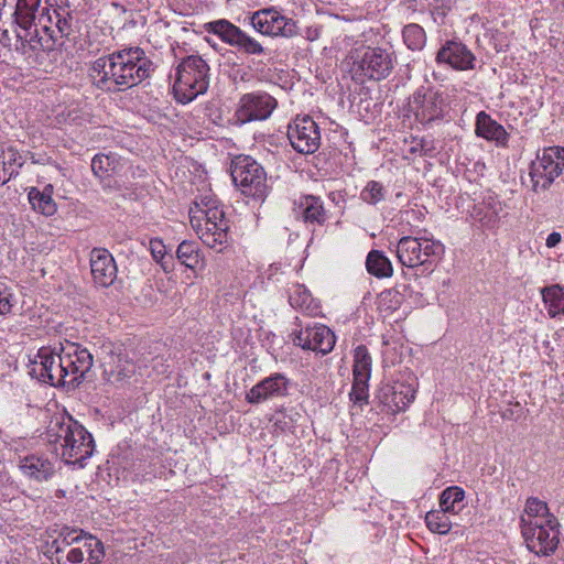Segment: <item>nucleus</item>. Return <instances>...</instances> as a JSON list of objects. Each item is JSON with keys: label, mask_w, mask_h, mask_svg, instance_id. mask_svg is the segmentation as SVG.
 Wrapping results in <instances>:
<instances>
[{"label": "nucleus", "mask_w": 564, "mask_h": 564, "mask_svg": "<svg viewBox=\"0 0 564 564\" xmlns=\"http://www.w3.org/2000/svg\"><path fill=\"white\" fill-rule=\"evenodd\" d=\"M229 223H206L202 232V241L209 248L221 249L228 240Z\"/></svg>", "instance_id": "29"}, {"label": "nucleus", "mask_w": 564, "mask_h": 564, "mask_svg": "<svg viewBox=\"0 0 564 564\" xmlns=\"http://www.w3.org/2000/svg\"><path fill=\"white\" fill-rule=\"evenodd\" d=\"M79 539L80 536L78 535L77 530L63 527L58 532L57 538L50 544L47 553L53 556L63 554L67 546L77 542Z\"/></svg>", "instance_id": "35"}, {"label": "nucleus", "mask_w": 564, "mask_h": 564, "mask_svg": "<svg viewBox=\"0 0 564 564\" xmlns=\"http://www.w3.org/2000/svg\"><path fill=\"white\" fill-rule=\"evenodd\" d=\"M11 297L12 294L7 286L0 288V315H6L11 312Z\"/></svg>", "instance_id": "49"}, {"label": "nucleus", "mask_w": 564, "mask_h": 564, "mask_svg": "<svg viewBox=\"0 0 564 564\" xmlns=\"http://www.w3.org/2000/svg\"><path fill=\"white\" fill-rule=\"evenodd\" d=\"M115 169V159L106 154H96L91 160V171L100 180L109 175Z\"/></svg>", "instance_id": "41"}, {"label": "nucleus", "mask_w": 564, "mask_h": 564, "mask_svg": "<svg viewBox=\"0 0 564 564\" xmlns=\"http://www.w3.org/2000/svg\"><path fill=\"white\" fill-rule=\"evenodd\" d=\"M62 345L67 389H75L80 386L94 365V356L87 348L77 343L66 340Z\"/></svg>", "instance_id": "12"}, {"label": "nucleus", "mask_w": 564, "mask_h": 564, "mask_svg": "<svg viewBox=\"0 0 564 564\" xmlns=\"http://www.w3.org/2000/svg\"><path fill=\"white\" fill-rule=\"evenodd\" d=\"M278 106L276 100L264 91L248 93L240 97L234 121L238 126L268 119Z\"/></svg>", "instance_id": "14"}, {"label": "nucleus", "mask_w": 564, "mask_h": 564, "mask_svg": "<svg viewBox=\"0 0 564 564\" xmlns=\"http://www.w3.org/2000/svg\"><path fill=\"white\" fill-rule=\"evenodd\" d=\"M386 193L387 191L381 183L377 181H370L361 191L360 198L367 204L377 205L378 203L384 200Z\"/></svg>", "instance_id": "39"}, {"label": "nucleus", "mask_w": 564, "mask_h": 564, "mask_svg": "<svg viewBox=\"0 0 564 564\" xmlns=\"http://www.w3.org/2000/svg\"><path fill=\"white\" fill-rule=\"evenodd\" d=\"M350 72L354 77L381 80L387 78L395 63L392 52L381 47L361 46L349 54Z\"/></svg>", "instance_id": "4"}, {"label": "nucleus", "mask_w": 564, "mask_h": 564, "mask_svg": "<svg viewBox=\"0 0 564 564\" xmlns=\"http://www.w3.org/2000/svg\"><path fill=\"white\" fill-rule=\"evenodd\" d=\"M250 24L256 31L267 36L293 37L299 34L295 21L282 15L274 7L253 12Z\"/></svg>", "instance_id": "13"}, {"label": "nucleus", "mask_w": 564, "mask_h": 564, "mask_svg": "<svg viewBox=\"0 0 564 564\" xmlns=\"http://www.w3.org/2000/svg\"><path fill=\"white\" fill-rule=\"evenodd\" d=\"M232 181L241 193L257 199H263L269 191L264 169L251 156L239 155L231 162Z\"/></svg>", "instance_id": "6"}, {"label": "nucleus", "mask_w": 564, "mask_h": 564, "mask_svg": "<svg viewBox=\"0 0 564 564\" xmlns=\"http://www.w3.org/2000/svg\"><path fill=\"white\" fill-rule=\"evenodd\" d=\"M289 302L292 307L307 315H316L319 311V306L312 297L310 291L301 284H295L290 289Z\"/></svg>", "instance_id": "27"}, {"label": "nucleus", "mask_w": 564, "mask_h": 564, "mask_svg": "<svg viewBox=\"0 0 564 564\" xmlns=\"http://www.w3.org/2000/svg\"><path fill=\"white\" fill-rule=\"evenodd\" d=\"M90 268L94 281L99 286L108 288L117 278L116 261L105 248H94L90 251Z\"/></svg>", "instance_id": "21"}, {"label": "nucleus", "mask_w": 564, "mask_h": 564, "mask_svg": "<svg viewBox=\"0 0 564 564\" xmlns=\"http://www.w3.org/2000/svg\"><path fill=\"white\" fill-rule=\"evenodd\" d=\"M206 209L204 213V221L206 223H229L225 217L223 208L212 204V202L205 203Z\"/></svg>", "instance_id": "47"}, {"label": "nucleus", "mask_w": 564, "mask_h": 564, "mask_svg": "<svg viewBox=\"0 0 564 564\" xmlns=\"http://www.w3.org/2000/svg\"><path fill=\"white\" fill-rule=\"evenodd\" d=\"M370 378L365 376L354 377L352 388L349 398L354 403H366L368 400V381Z\"/></svg>", "instance_id": "43"}, {"label": "nucleus", "mask_w": 564, "mask_h": 564, "mask_svg": "<svg viewBox=\"0 0 564 564\" xmlns=\"http://www.w3.org/2000/svg\"><path fill=\"white\" fill-rule=\"evenodd\" d=\"M0 158L6 162V167H9L6 170L9 172L8 180H10L14 174L18 173L14 166L17 165L18 167H21L23 164L20 161L21 156L15 150L9 148L7 151H3L0 154Z\"/></svg>", "instance_id": "45"}, {"label": "nucleus", "mask_w": 564, "mask_h": 564, "mask_svg": "<svg viewBox=\"0 0 564 564\" xmlns=\"http://www.w3.org/2000/svg\"><path fill=\"white\" fill-rule=\"evenodd\" d=\"M19 469L31 481H48L55 475L54 463L37 454H29L19 459Z\"/></svg>", "instance_id": "22"}, {"label": "nucleus", "mask_w": 564, "mask_h": 564, "mask_svg": "<svg viewBox=\"0 0 564 564\" xmlns=\"http://www.w3.org/2000/svg\"><path fill=\"white\" fill-rule=\"evenodd\" d=\"M42 0H17L13 15L20 28L39 26L37 17L41 13Z\"/></svg>", "instance_id": "26"}, {"label": "nucleus", "mask_w": 564, "mask_h": 564, "mask_svg": "<svg viewBox=\"0 0 564 564\" xmlns=\"http://www.w3.org/2000/svg\"><path fill=\"white\" fill-rule=\"evenodd\" d=\"M294 417L292 414H288L285 411H279L276 419L273 422V432L286 433L293 429Z\"/></svg>", "instance_id": "46"}, {"label": "nucleus", "mask_w": 564, "mask_h": 564, "mask_svg": "<svg viewBox=\"0 0 564 564\" xmlns=\"http://www.w3.org/2000/svg\"><path fill=\"white\" fill-rule=\"evenodd\" d=\"M524 512L525 514L523 517L532 520L554 517L550 513L547 505L534 497L527 500Z\"/></svg>", "instance_id": "40"}, {"label": "nucleus", "mask_w": 564, "mask_h": 564, "mask_svg": "<svg viewBox=\"0 0 564 564\" xmlns=\"http://www.w3.org/2000/svg\"><path fill=\"white\" fill-rule=\"evenodd\" d=\"M415 144L410 149L411 153H416L417 151L422 150V141H415Z\"/></svg>", "instance_id": "54"}, {"label": "nucleus", "mask_w": 564, "mask_h": 564, "mask_svg": "<svg viewBox=\"0 0 564 564\" xmlns=\"http://www.w3.org/2000/svg\"><path fill=\"white\" fill-rule=\"evenodd\" d=\"M176 258L183 265L191 270H196L203 263L200 251L193 241H182L176 249Z\"/></svg>", "instance_id": "32"}, {"label": "nucleus", "mask_w": 564, "mask_h": 564, "mask_svg": "<svg viewBox=\"0 0 564 564\" xmlns=\"http://www.w3.org/2000/svg\"><path fill=\"white\" fill-rule=\"evenodd\" d=\"M191 225L202 239V232L204 230V223H202V219L196 216H193L191 217Z\"/></svg>", "instance_id": "52"}, {"label": "nucleus", "mask_w": 564, "mask_h": 564, "mask_svg": "<svg viewBox=\"0 0 564 564\" xmlns=\"http://www.w3.org/2000/svg\"><path fill=\"white\" fill-rule=\"evenodd\" d=\"M448 514L449 512H445L443 509L429 511L425 516L427 528L434 533H448L452 529V521Z\"/></svg>", "instance_id": "36"}, {"label": "nucleus", "mask_w": 564, "mask_h": 564, "mask_svg": "<svg viewBox=\"0 0 564 564\" xmlns=\"http://www.w3.org/2000/svg\"><path fill=\"white\" fill-rule=\"evenodd\" d=\"M443 253L444 246L440 241L426 238L402 237L397 247L399 261L408 268L432 263Z\"/></svg>", "instance_id": "10"}, {"label": "nucleus", "mask_w": 564, "mask_h": 564, "mask_svg": "<svg viewBox=\"0 0 564 564\" xmlns=\"http://www.w3.org/2000/svg\"><path fill=\"white\" fill-rule=\"evenodd\" d=\"M543 302L551 317L564 314V289L560 285H552L542 291Z\"/></svg>", "instance_id": "33"}, {"label": "nucleus", "mask_w": 564, "mask_h": 564, "mask_svg": "<svg viewBox=\"0 0 564 564\" xmlns=\"http://www.w3.org/2000/svg\"><path fill=\"white\" fill-rule=\"evenodd\" d=\"M104 369L102 378L110 382H121L135 373V366L128 355L112 344L104 345L101 356L98 357Z\"/></svg>", "instance_id": "16"}, {"label": "nucleus", "mask_w": 564, "mask_h": 564, "mask_svg": "<svg viewBox=\"0 0 564 564\" xmlns=\"http://www.w3.org/2000/svg\"><path fill=\"white\" fill-rule=\"evenodd\" d=\"M520 523L522 536L531 552L538 556H550L556 551L560 532L555 517L536 520L521 517Z\"/></svg>", "instance_id": "5"}, {"label": "nucleus", "mask_w": 564, "mask_h": 564, "mask_svg": "<svg viewBox=\"0 0 564 564\" xmlns=\"http://www.w3.org/2000/svg\"><path fill=\"white\" fill-rule=\"evenodd\" d=\"M415 119L426 126L443 120L448 110L447 96L434 86H420L412 95Z\"/></svg>", "instance_id": "8"}, {"label": "nucleus", "mask_w": 564, "mask_h": 564, "mask_svg": "<svg viewBox=\"0 0 564 564\" xmlns=\"http://www.w3.org/2000/svg\"><path fill=\"white\" fill-rule=\"evenodd\" d=\"M415 390L411 384L404 382H394L393 384H383L377 392V399L386 410L390 413H399L404 411L408 405L413 402Z\"/></svg>", "instance_id": "20"}, {"label": "nucleus", "mask_w": 564, "mask_h": 564, "mask_svg": "<svg viewBox=\"0 0 564 564\" xmlns=\"http://www.w3.org/2000/svg\"><path fill=\"white\" fill-rule=\"evenodd\" d=\"M435 62L460 72L476 68L475 54L458 39L446 40L438 48Z\"/></svg>", "instance_id": "17"}, {"label": "nucleus", "mask_w": 564, "mask_h": 564, "mask_svg": "<svg viewBox=\"0 0 564 564\" xmlns=\"http://www.w3.org/2000/svg\"><path fill=\"white\" fill-rule=\"evenodd\" d=\"M371 356L365 345L355 348L354 355V377L365 376L370 378L371 375Z\"/></svg>", "instance_id": "37"}, {"label": "nucleus", "mask_w": 564, "mask_h": 564, "mask_svg": "<svg viewBox=\"0 0 564 564\" xmlns=\"http://www.w3.org/2000/svg\"><path fill=\"white\" fill-rule=\"evenodd\" d=\"M164 272L169 273L174 270V260L173 256L170 254L167 258H163V260L159 261Z\"/></svg>", "instance_id": "51"}, {"label": "nucleus", "mask_w": 564, "mask_h": 564, "mask_svg": "<svg viewBox=\"0 0 564 564\" xmlns=\"http://www.w3.org/2000/svg\"><path fill=\"white\" fill-rule=\"evenodd\" d=\"M291 381L280 372L271 373L260 380L246 394L250 404H260L268 400L285 398L290 393Z\"/></svg>", "instance_id": "18"}, {"label": "nucleus", "mask_w": 564, "mask_h": 564, "mask_svg": "<svg viewBox=\"0 0 564 564\" xmlns=\"http://www.w3.org/2000/svg\"><path fill=\"white\" fill-rule=\"evenodd\" d=\"M209 80V66L206 61L199 55L186 56L176 68L173 85L175 99L183 105L193 101L207 91Z\"/></svg>", "instance_id": "3"}, {"label": "nucleus", "mask_w": 564, "mask_h": 564, "mask_svg": "<svg viewBox=\"0 0 564 564\" xmlns=\"http://www.w3.org/2000/svg\"><path fill=\"white\" fill-rule=\"evenodd\" d=\"M475 132L478 137L487 141H495L497 145L506 147L509 140V133L503 126L498 123L486 111H480L476 116Z\"/></svg>", "instance_id": "24"}, {"label": "nucleus", "mask_w": 564, "mask_h": 564, "mask_svg": "<svg viewBox=\"0 0 564 564\" xmlns=\"http://www.w3.org/2000/svg\"><path fill=\"white\" fill-rule=\"evenodd\" d=\"M39 26H25L20 28L21 31L17 33L15 50L22 54H29L30 51H51L54 42L50 40H43L39 35Z\"/></svg>", "instance_id": "25"}, {"label": "nucleus", "mask_w": 564, "mask_h": 564, "mask_svg": "<svg viewBox=\"0 0 564 564\" xmlns=\"http://www.w3.org/2000/svg\"><path fill=\"white\" fill-rule=\"evenodd\" d=\"M288 138L293 149L301 154H312L321 145L319 128L310 116L296 117L289 127Z\"/></svg>", "instance_id": "15"}, {"label": "nucleus", "mask_w": 564, "mask_h": 564, "mask_svg": "<svg viewBox=\"0 0 564 564\" xmlns=\"http://www.w3.org/2000/svg\"><path fill=\"white\" fill-rule=\"evenodd\" d=\"M367 271L378 278H390L393 274V267L391 261L380 250H371L366 259Z\"/></svg>", "instance_id": "30"}, {"label": "nucleus", "mask_w": 564, "mask_h": 564, "mask_svg": "<svg viewBox=\"0 0 564 564\" xmlns=\"http://www.w3.org/2000/svg\"><path fill=\"white\" fill-rule=\"evenodd\" d=\"M297 217L311 226H324L328 220L327 210L318 196L305 195L295 203Z\"/></svg>", "instance_id": "23"}, {"label": "nucleus", "mask_w": 564, "mask_h": 564, "mask_svg": "<svg viewBox=\"0 0 564 564\" xmlns=\"http://www.w3.org/2000/svg\"><path fill=\"white\" fill-rule=\"evenodd\" d=\"M207 33L217 35L226 44L247 55H261L264 47L240 28L226 19L208 22L204 25Z\"/></svg>", "instance_id": "11"}, {"label": "nucleus", "mask_w": 564, "mask_h": 564, "mask_svg": "<svg viewBox=\"0 0 564 564\" xmlns=\"http://www.w3.org/2000/svg\"><path fill=\"white\" fill-rule=\"evenodd\" d=\"M465 491L457 486H452L443 490L440 496V507L445 512L457 514L465 507Z\"/></svg>", "instance_id": "31"}, {"label": "nucleus", "mask_w": 564, "mask_h": 564, "mask_svg": "<svg viewBox=\"0 0 564 564\" xmlns=\"http://www.w3.org/2000/svg\"><path fill=\"white\" fill-rule=\"evenodd\" d=\"M53 9H57L52 4L44 6L41 9V13L37 17L39 26L51 37L52 42H55L54 28H55V18L53 13Z\"/></svg>", "instance_id": "42"}, {"label": "nucleus", "mask_w": 564, "mask_h": 564, "mask_svg": "<svg viewBox=\"0 0 564 564\" xmlns=\"http://www.w3.org/2000/svg\"><path fill=\"white\" fill-rule=\"evenodd\" d=\"M55 18V29L61 34V37H68L73 32V17L68 9L57 7L53 9Z\"/></svg>", "instance_id": "38"}, {"label": "nucleus", "mask_w": 564, "mask_h": 564, "mask_svg": "<svg viewBox=\"0 0 564 564\" xmlns=\"http://www.w3.org/2000/svg\"><path fill=\"white\" fill-rule=\"evenodd\" d=\"M335 335L325 325H307L305 329L294 332L293 344L303 349L321 352L327 355L335 346Z\"/></svg>", "instance_id": "19"}, {"label": "nucleus", "mask_w": 564, "mask_h": 564, "mask_svg": "<svg viewBox=\"0 0 564 564\" xmlns=\"http://www.w3.org/2000/svg\"><path fill=\"white\" fill-rule=\"evenodd\" d=\"M295 321H296V322H295V323H296V325H297V326H301V322H300L299 317H295Z\"/></svg>", "instance_id": "55"}, {"label": "nucleus", "mask_w": 564, "mask_h": 564, "mask_svg": "<svg viewBox=\"0 0 564 564\" xmlns=\"http://www.w3.org/2000/svg\"><path fill=\"white\" fill-rule=\"evenodd\" d=\"M564 169V148L550 147L530 164L532 189L546 191Z\"/></svg>", "instance_id": "9"}, {"label": "nucleus", "mask_w": 564, "mask_h": 564, "mask_svg": "<svg viewBox=\"0 0 564 564\" xmlns=\"http://www.w3.org/2000/svg\"><path fill=\"white\" fill-rule=\"evenodd\" d=\"M6 169V162L0 158V185H3L9 181V172Z\"/></svg>", "instance_id": "53"}, {"label": "nucleus", "mask_w": 564, "mask_h": 564, "mask_svg": "<svg viewBox=\"0 0 564 564\" xmlns=\"http://www.w3.org/2000/svg\"><path fill=\"white\" fill-rule=\"evenodd\" d=\"M379 304L381 310L388 312L397 311L402 304V295L397 290H386L379 296Z\"/></svg>", "instance_id": "44"}, {"label": "nucleus", "mask_w": 564, "mask_h": 564, "mask_svg": "<svg viewBox=\"0 0 564 564\" xmlns=\"http://www.w3.org/2000/svg\"><path fill=\"white\" fill-rule=\"evenodd\" d=\"M48 443L59 444L62 456L67 464H79L89 458L95 451L91 434L70 415L54 416L46 431Z\"/></svg>", "instance_id": "2"}, {"label": "nucleus", "mask_w": 564, "mask_h": 564, "mask_svg": "<svg viewBox=\"0 0 564 564\" xmlns=\"http://www.w3.org/2000/svg\"><path fill=\"white\" fill-rule=\"evenodd\" d=\"M52 185L45 186L42 192L35 187H32L29 192V202L32 205V208L44 216L54 215L57 207L52 198Z\"/></svg>", "instance_id": "28"}, {"label": "nucleus", "mask_w": 564, "mask_h": 564, "mask_svg": "<svg viewBox=\"0 0 564 564\" xmlns=\"http://www.w3.org/2000/svg\"><path fill=\"white\" fill-rule=\"evenodd\" d=\"M64 372L62 343L40 348L31 361L30 373L43 383L67 388V376Z\"/></svg>", "instance_id": "7"}, {"label": "nucleus", "mask_w": 564, "mask_h": 564, "mask_svg": "<svg viewBox=\"0 0 564 564\" xmlns=\"http://www.w3.org/2000/svg\"><path fill=\"white\" fill-rule=\"evenodd\" d=\"M150 251L153 259L159 262L163 260L166 256V248L163 241L159 238H154L150 240Z\"/></svg>", "instance_id": "48"}, {"label": "nucleus", "mask_w": 564, "mask_h": 564, "mask_svg": "<svg viewBox=\"0 0 564 564\" xmlns=\"http://www.w3.org/2000/svg\"><path fill=\"white\" fill-rule=\"evenodd\" d=\"M402 36L404 44L411 51H421L426 44V33L416 23L406 24L403 28Z\"/></svg>", "instance_id": "34"}, {"label": "nucleus", "mask_w": 564, "mask_h": 564, "mask_svg": "<svg viewBox=\"0 0 564 564\" xmlns=\"http://www.w3.org/2000/svg\"><path fill=\"white\" fill-rule=\"evenodd\" d=\"M154 63L139 46L123 47L93 62L89 76L96 88L124 91L151 77Z\"/></svg>", "instance_id": "1"}, {"label": "nucleus", "mask_w": 564, "mask_h": 564, "mask_svg": "<svg viewBox=\"0 0 564 564\" xmlns=\"http://www.w3.org/2000/svg\"><path fill=\"white\" fill-rule=\"evenodd\" d=\"M562 236L560 232L553 231L551 232L545 241L547 248H554L561 242Z\"/></svg>", "instance_id": "50"}]
</instances>
